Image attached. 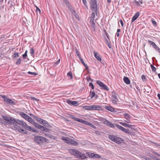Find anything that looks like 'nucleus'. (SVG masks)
<instances>
[{
	"mask_svg": "<svg viewBox=\"0 0 160 160\" xmlns=\"http://www.w3.org/2000/svg\"><path fill=\"white\" fill-rule=\"evenodd\" d=\"M89 86L92 88V89H93V90L94 89V86L92 82H90L89 83Z\"/></svg>",
	"mask_w": 160,
	"mask_h": 160,
	"instance_id": "4d7b16f0",
	"label": "nucleus"
},
{
	"mask_svg": "<svg viewBox=\"0 0 160 160\" xmlns=\"http://www.w3.org/2000/svg\"><path fill=\"white\" fill-rule=\"evenodd\" d=\"M106 43L108 45V47L110 48H111V43L110 42L108 41L106 39Z\"/></svg>",
	"mask_w": 160,
	"mask_h": 160,
	"instance_id": "ea45409f",
	"label": "nucleus"
},
{
	"mask_svg": "<svg viewBox=\"0 0 160 160\" xmlns=\"http://www.w3.org/2000/svg\"><path fill=\"white\" fill-rule=\"evenodd\" d=\"M2 117L4 120L7 121V124H9L10 117H9L7 116H2Z\"/></svg>",
	"mask_w": 160,
	"mask_h": 160,
	"instance_id": "393cba45",
	"label": "nucleus"
},
{
	"mask_svg": "<svg viewBox=\"0 0 160 160\" xmlns=\"http://www.w3.org/2000/svg\"><path fill=\"white\" fill-rule=\"evenodd\" d=\"M116 136L115 135H109L108 136V138L110 140L113 142L115 140Z\"/></svg>",
	"mask_w": 160,
	"mask_h": 160,
	"instance_id": "473e14b6",
	"label": "nucleus"
},
{
	"mask_svg": "<svg viewBox=\"0 0 160 160\" xmlns=\"http://www.w3.org/2000/svg\"><path fill=\"white\" fill-rule=\"evenodd\" d=\"M119 21L120 22V23H121L122 26V27H123V22L122 21L121 19H120V20Z\"/></svg>",
	"mask_w": 160,
	"mask_h": 160,
	"instance_id": "69168bd1",
	"label": "nucleus"
},
{
	"mask_svg": "<svg viewBox=\"0 0 160 160\" xmlns=\"http://www.w3.org/2000/svg\"><path fill=\"white\" fill-rule=\"evenodd\" d=\"M102 88V89L108 91L109 90V88L105 85L103 82L99 80H97L96 82Z\"/></svg>",
	"mask_w": 160,
	"mask_h": 160,
	"instance_id": "423d86ee",
	"label": "nucleus"
},
{
	"mask_svg": "<svg viewBox=\"0 0 160 160\" xmlns=\"http://www.w3.org/2000/svg\"><path fill=\"white\" fill-rule=\"evenodd\" d=\"M14 127L16 129V130L20 132L26 134H27L28 133V132L27 131L24 130L22 128H20L18 125H16Z\"/></svg>",
	"mask_w": 160,
	"mask_h": 160,
	"instance_id": "9d476101",
	"label": "nucleus"
},
{
	"mask_svg": "<svg viewBox=\"0 0 160 160\" xmlns=\"http://www.w3.org/2000/svg\"><path fill=\"white\" fill-rule=\"evenodd\" d=\"M95 2H97L96 0H90V4L92 3H94Z\"/></svg>",
	"mask_w": 160,
	"mask_h": 160,
	"instance_id": "0e129e2a",
	"label": "nucleus"
},
{
	"mask_svg": "<svg viewBox=\"0 0 160 160\" xmlns=\"http://www.w3.org/2000/svg\"><path fill=\"white\" fill-rule=\"evenodd\" d=\"M81 152L78 151L77 150L76 152V154H75L74 156H76V158H78L80 155H81Z\"/></svg>",
	"mask_w": 160,
	"mask_h": 160,
	"instance_id": "4c0bfd02",
	"label": "nucleus"
},
{
	"mask_svg": "<svg viewBox=\"0 0 160 160\" xmlns=\"http://www.w3.org/2000/svg\"><path fill=\"white\" fill-rule=\"evenodd\" d=\"M108 126L112 128H114L115 127L114 125L110 122Z\"/></svg>",
	"mask_w": 160,
	"mask_h": 160,
	"instance_id": "6e6d98bb",
	"label": "nucleus"
},
{
	"mask_svg": "<svg viewBox=\"0 0 160 160\" xmlns=\"http://www.w3.org/2000/svg\"><path fill=\"white\" fill-rule=\"evenodd\" d=\"M34 53V50L33 48H32L30 49V53L31 56H32Z\"/></svg>",
	"mask_w": 160,
	"mask_h": 160,
	"instance_id": "a18cd8bd",
	"label": "nucleus"
},
{
	"mask_svg": "<svg viewBox=\"0 0 160 160\" xmlns=\"http://www.w3.org/2000/svg\"><path fill=\"white\" fill-rule=\"evenodd\" d=\"M102 109V108L100 106L93 105V110H101Z\"/></svg>",
	"mask_w": 160,
	"mask_h": 160,
	"instance_id": "4be33fe9",
	"label": "nucleus"
},
{
	"mask_svg": "<svg viewBox=\"0 0 160 160\" xmlns=\"http://www.w3.org/2000/svg\"><path fill=\"white\" fill-rule=\"evenodd\" d=\"M94 18H90V23L91 26L93 28L94 31L95 29V24L94 22Z\"/></svg>",
	"mask_w": 160,
	"mask_h": 160,
	"instance_id": "4468645a",
	"label": "nucleus"
},
{
	"mask_svg": "<svg viewBox=\"0 0 160 160\" xmlns=\"http://www.w3.org/2000/svg\"><path fill=\"white\" fill-rule=\"evenodd\" d=\"M139 12H137L133 17L132 19V22L134 21L139 16Z\"/></svg>",
	"mask_w": 160,
	"mask_h": 160,
	"instance_id": "aec40b11",
	"label": "nucleus"
},
{
	"mask_svg": "<svg viewBox=\"0 0 160 160\" xmlns=\"http://www.w3.org/2000/svg\"><path fill=\"white\" fill-rule=\"evenodd\" d=\"M148 43L151 45H152V46L153 47L155 44V43L151 41L150 40H148Z\"/></svg>",
	"mask_w": 160,
	"mask_h": 160,
	"instance_id": "49530a36",
	"label": "nucleus"
},
{
	"mask_svg": "<svg viewBox=\"0 0 160 160\" xmlns=\"http://www.w3.org/2000/svg\"><path fill=\"white\" fill-rule=\"evenodd\" d=\"M67 75H68V76L70 77V79H72V73L71 72H69L68 73Z\"/></svg>",
	"mask_w": 160,
	"mask_h": 160,
	"instance_id": "09e8293b",
	"label": "nucleus"
},
{
	"mask_svg": "<svg viewBox=\"0 0 160 160\" xmlns=\"http://www.w3.org/2000/svg\"><path fill=\"white\" fill-rule=\"evenodd\" d=\"M123 81L125 83L127 84H129L130 83V81L127 77H124L123 78Z\"/></svg>",
	"mask_w": 160,
	"mask_h": 160,
	"instance_id": "a878e982",
	"label": "nucleus"
},
{
	"mask_svg": "<svg viewBox=\"0 0 160 160\" xmlns=\"http://www.w3.org/2000/svg\"><path fill=\"white\" fill-rule=\"evenodd\" d=\"M19 114L22 118L27 120L31 124H32L36 128L40 130L41 131H44L46 132H49L50 131L49 129L45 128L39 124L35 122L32 118L24 112H20Z\"/></svg>",
	"mask_w": 160,
	"mask_h": 160,
	"instance_id": "f257e3e1",
	"label": "nucleus"
},
{
	"mask_svg": "<svg viewBox=\"0 0 160 160\" xmlns=\"http://www.w3.org/2000/svg\"><path fill=\"white\" fill-rule=\"evenodd\" d=\"M75 51L76 52V54L77 55V56L79 58H80L81 57L79 52L78 50V49L77 48L75 49Z\"/></svg>",
	"mask_w": 160,
	"mask_h": 160,
	"instance_id": "603ef678",
	"label": "nucleus"
},
{
	"mask_svg": "<svg viewBox=\"0 0 160 160\" xmlns=\"http://www.w3.org/2000/svg\"><path fill=\"white\" fill-rule=\"evenodd\" d=\"M90 7L92 11H94L96 13V15L98 16V9L97 2L91 3Z\"/></svg>",
	"mask_w": 160,
	"mask_h": 160,
	"instance_id": "0eeeda50",
	"label": "nucleus"
},
{
	"mask_svg": "<svg viewBox=\"0 0 160 160\" xmlns=\"http://www.w3.org/2000/svg\"><path fill=\"white\" fill-rule=\"evenodd\" d=\"M44 136L48 138H52V136L50 134H48L46 133H45L44 134Z\"/></svg>",
	"mask_w": 160,
	"mask_h": 160,
	"instance_id": "58836bf2",
	"label": "nucleus"
},
{
	"mask_svg": "<svg viewBox=\"0 0 160 160\" xmlns=\"http://www.w3.org/2000/svg\"><path fill=\"white\" fill-rule=\"evenodd\" d=\"M102 118L103 120V123L108 126L110 122L104 118Z\"/></svg>",
	"mask_w": 160,
	"mask_h": 160,
	"instance_id": "c756f323",
	"label": "nucleus"
},
{
	"mask_svg": "<svg viewBox=\"0 0 160 160\" xmlns=\"http://www.w3.org/2000/svg\"><path fill=\"white\" fill-rule=\"evenodd\" d=\"M16 124L20 125V126L23 127V128H24L25 125H26V123L18 119H16L15 124L14 126L16 125H17Z\"/></svg>",
	"mask_w": 160,
	"mask_h": 160,
	"instance_id": "9b49d317",
	"label": "nucleus"
},
{
	"mask_svg": "<svg viewBox=\"0 0 160 160\" xmlns=\"http://www.w3.org/2000/svg\"><path fill=\"white\" fill-rule=\"evenodd\" d=\"M35 120L40 123L44 125L45 126L44 127L45 128H46L45 127L48 128L51 127L50 125L47 121L42 119L40 118L37 117Z\"/></svg>",
	"mask_w": 160,
	"mask_h": 160,
	"instance_id": "7ed1b4c3",
	"label": "nucleus"
},
{
	"mask_svg": "<svg viewBox=\"0 0 160 160\" xmlns=\"http://www.w3.org/2000/svg\"><path fill=\"white\" fill-rule=\"evenodd\" d=\"M116 136L115 135H109L108 136V138L110 140L113 142L115 140Z\"/></svg>",
	"mask_w": 160,
	"mask_h": 160,
	"instance_id": "2f4dec72",
	"label": "nucleus"
},
{
	"mask_svg": "<svg viewBox=\"0 0 160 160\" xmlns=\"http://www.w3.org/2000/svg\"><path fill=\"white\" fill-rule=\"evenodd\" d=\"M29 115L31 116V117H33V118H34V119H36V118H37V116L34 115H33L32 114H31V113H30V114Z\"/></svg>",
	"mask_w": 160,
	"mask_h": 160,
	"instance_id": "bf43d9fd",
	"label": "nucleus"
},
{
	"mask_svg": "<svg viewBox=\"0 0 160 160\" xmlns=\"http://www.w3.org/2000/svg\"><path fill=\"white\" fill-rule=\"evenodd\" d=\"M16 120V119H15L14 118L10 117L9 124L15 125V124Z\"/></svg>",
	"mask_w": 160,
	"mask_h": 160,
	"instance_id": "6ab92c4d",
	"label": "nucleus"
},
{
	"mask_svg": "<svg viewBox=\"0 0 160 160\" xmlns=\"http://www.w3.org/2000/svg\"><path fill=\"white\" fill-rule=\"evenodd\" d=\"M79 58L80 60L81 61L82 63V64L84 66L85 68V69L86 70H88V65L86 64L85 63V62H84L83 61V59H82L81 58V57H80V58Z\"/></svg>",
	"mask_w": 160,
	"mask_h": 160,
	"instance_id": "cd10ccee",
	"label": "nucleus"
},
{
	"mask_svg": "<svg viewBox=\"0 0 160 160\" xmlns=\"http://www.w3.org/2000/svg\"><path fill=\"white\" fill-rule=\"evenodd\" d=\"M90 79H91V78L89 77H87V80L88 82H89V80H90Z\"/></svg>",
	"mask_w": 160,
	"mask_h": 160,
	"instance_id": "774afa93",
	"label": "nucleus"
},
{
	"mask_svg": "<svg viewBox=\"0 0 160 160\" xmlns=\"http://www.w3.org/2000/svg\"><path fill=\"white\" fill-rule=\"evenodd\" d=\"M69 151L70 153L74 156L76 154V152L77 151L76 149H70Z\"/></svg>",
	"mask_w": 160,
	"mask_h": 160,
	"instance_id": "7c9ffc66",
	"label": "nucleus"
},
{
	"mask_svg": "<svg viewBox=\"0 0 160 160\" xmlns=\"http://www.w3.org/2000/svg\"><path fill=\"white\" fill-rule=\"evenodd\" d=\"M151 67L152 69V71L154 72H156V68L154 66L152 65H151Z\"/></svg>",
	"mask_w": 160,
	"mask_h": 160,
	"instance_id": "de8ad7c7",
	"label": "nucleus"
},
{
	"mask_svg": "<svg viewBox=\"0 0 160 160\" xmlns=\"http://www.w3.org/2000/svg\"><path fill=\"white\" fill-rule=\"evenodd\" d=\"M151 20L153 25L154 26H157V24L154 19L153 18H152Z\"/></svg>",
	"mask_w": 160,
	"mask_h": 160,
	"instance_id": "37998d69",
	"label": "nucleus"
},
{
	"mask_svg": "<svg viewBox=\"0 0 160 160\" xmlns=\"http://www.w3.org/2000/svg\"><path fill=\"white\" fill-rule=\"evenodd\" d=\"M86 109L89 110H93V105L86 106Z\"/></svg>",
	"mask_w": 160,
	"mask_h": 160,
	"instance_id": "a19ab883",
	"label": "nucleus"
},
{
	"mask_svg": "<svg viewBox=\"0 0 160 160\" xmlns=\"http://www.w3.org/2000/svg\"><path fill=\"white\" fill-rule=\"evenodd\" d=\"M95 95V93L94 92V90H93L92 91L91 90L90 92V96L91 97V98H92L94 97Z\"/></svg>",
	"mask_w": 160,
	"mask_h": 160,
	"instance_id": "c9c22d12",
	"label": "nucleus"
},
{
	"mask_svg": "<svg viewBox=\"0 0 160 160\" xmlns=\"http://www.w3.org/2000/svg\"><path fill=\"white\" fill-rule=\"evenodd\" d=\"M87 125H89V126H91V127H92L94 128L95 129L96 128V127L93 124L90 122H89V123H88V124H87Z\"/></svg>",
	"mask_w": 160,
	"mask_h": 160,
	"instance_id": "5fc2aeb1",
	"label": "nucleus"
},
{
	"mask_svg": "<svg viewBox=\"0 0 160 160\" xmlns=\"http://www.w3.org/2000/svg\"><path fill=\"white\" fill-rule=\"evenodd\" d=\"M123 141V140L122 139L117 136H116L115 140L113 142L118 144H119L121 143Z\"/></svg>",
	"mask_w": 160,
	"mask_h": 160,
	"instance_id": "a211bd4d",
	"label": "nucleus"
},
{
	"mask_svg": "<svg viewBox=\"0 0 160 160\" xmlns=\"http://www.w3.org/2000/svg\"><path fill=\"white\" fill-rule=\"evenodd\" d=\"M82 1L83 2V3L84 4L85 6H87V2L86 0H82Z\"/></svg>",
	"mask_w": 160,
	"mask_h": 160,
	"instance_id": "e2e57ef3",
	"label": "nucleus"
},
{
	"mask_svg": "<svg viewBox=\"0 0 160 160\" xmlns=\"http://www.w3.org/2000/svg\"><path fill=\"white\" fill-rule=\"evenodd\" d=\"M135 3L138 6H140L142 4V0H139L138 1L135 0Z\"/></svg>",
	"mask_w": 160,
	"mask_h": 160,
	"instance_id": "c85d7f7f",
	"label": "nucleus"
},
{
	"mask_svg": "<svg viewBox=\"0 0 160 160\" xmlns=\"http://www.w3.org/2000/svg\"><path fill=\"white\" fill-rule=\"evenodd\" d=\"M123 141V140L122 139L117 136H116L115 140L113 142L118 144H119L121 143Z\"/></svg>",
	"mask_w": 160,
	"mask_h": 160,
	"instance_id": "f3484780",
	"label": "nucleus"
},
{
	"mask_svg": "<svg viewBox=\"0 0 160 160\" xmlns=\"http://www.w3.org/2000/svg\"><path fill=\"white\" fill-rule=\"evenodd\" d=\"M105 109L111 112H113L114 111V109L111 106H106L105 107Z\"/></svg>",
	"mask_w": 160,
	"mask_h": 160,
	"instance_id": "5701e85b",
	"label": "nucleus"
},
{
	"mask_svg": "<svg viewBox=\"0 0 160 160\" xmlns=\"http://www.w3.org/2000/svg\"><path fill=\"white\" fill-rule=\"evenodd\" d=\"M124 118L127 120V121H125L127 123H129L130 122V121L129 120V119H130V116L129 115V114L128 113H125L124 114Z\"/></svg>",
	"mask_w": 160,
	"mask_h": 160,
	"instance_id": "412c9836",
	"label": "nucleus"
},
{
	"mask_svg": "<svg viewBox=\"0 0 160 160\" xmlns=\"http://www.w3.org/2000/svg\"><path fill=\"white\" fill-rule=\"evenodd\" d=\"M86 154L90 158H101L100 156L98 154L89 152H87Z\"/></svg>",
	"mask_w": 160,
	"mask_h": 160,
	"instance_id": "1a4fd4ad",
	"label": "nucleus"
},
{
	"mask_svg": "<svg viewBox=\"0 0 160 160\" xmlns=\"http://www.w3.org/2000/svg\"><path fill=\"white\" fill-rule=\"evenodd\" d=\"M119 123L122 125L126 127H128L129 128H131L132 126V125L131 124H127L125 123H123L121 122H119Z\"/></svg>",
	"mask_w": 160,
	"mask_h": 160,
	"instance_id": "b1692460",
	"label": "nucleus"
},
{
	"mask_svg": "<svg viewBox=\"0 0 160 160\" xmlns=\"http://www.w3.org/2000/svg\"><path fill=\"white\" fill-rule=\"evenodd\" d=\"M35 142L39 145L43 144L45 142H48L49 140L47 138L41 136H37L34 137Z\"/></svg>",
	"mask_w": 160,
	"mask_h": 160,
	"instance_id": "f03ea898",
	"label": "nucleus"
},
{
	"mask_svg": "<svg viewBox=\"0 0 160 160\" xmlns=\"http://www.w3.org/2000/svg\"><path fill=\"white\" fill-rule=\"evenodd\" d=\"M141 78L143 80H144L146 79V77L144 75H142Z\"/></svg>",
	"mask_w": 160,
	"mask_h": 160,
	"instance_id": "680f3d73",
	"label": "nucleus"
},
{
	"mask_svg": "<svg viewBox=\"0 0 160 160\" xmlns=\"http://www.w3.org/2000/svg\"><path fill=\"white\" fill-rule=\"evenodd\" d=\"M95 15H96V13L94 11H92V13L90 17L95 18Z\"/></svg>",
	"mask_w": 160,
	"mask_h": 160,
	"instance_id": "3c124183",
	"label": "nucleus"
},
{
	"mask_svg": "<svg viewBox=\"0 0 160 160\" xmlns=\"http://www.w3.org/2000/svg\"><path fill=\"white\" fill-rule=\"evenodd\" d=\"M67 102L70 105H74L75 106H77L78 104V101H72L69 100L67 101Z\"/></svg>",
	"mask_w": 160,
	"mask_h": 160,
	"instance_id": "f8f14e48",
	"label": "nucleus"
},
{
	"mask_svg": "<svg viewBox=\"0 0 160 160\" xmlns=\"http://www.w3.org/2000/svg\"><path fill=\"white\" fill-rule=\"evenodd\" d=\"M67 143L76 146L78 145V142L70 138H69V140H68Z\"/></svg>",
	"mask_w": 160,
	"mask_h": 160,
	"instance_id": "ddd939ff",
	"label": "nucleus"
},
{
	"mask_svg": "<svg viewBox=\"0 0 160 160\" xmlns=\"http://www.w3.org/2000/svg\"><path fill=\"white\" fill-rule=\"evenodd\" d=\"M19 56V53L18 52H14V54L12 56V58H14L17 57Z\"/></svg>",
	"mask_w": 160,
	"mask_h": 160,
	"instance_id": "79ce46f5",
	"label": "nucleus"
},
{
	"mask_svg": "<svg viewBox=\"0 0 160 160\" xmlns=\"http://www.w3.org/2000/svg\"><path fill=\"white\" fill-rule=\"evenodd\" d=\"M115 126L118 129L121 130L124 132H126L128 134H130L131 133L130 132L128 129H127L120 125L116 124H115Z\"/></svg>",
	"mask_w": 160,
	"mask_h": 160,
	"instance_id": "6e6552de",
	"label": "nucleus"
},
{
	"mask_svg": "<svg viewBox=\"0 0 160 160\" xmlns=\"http://www.w3.org/2000/svg\"><path fill=\"white\" fill-rule=\"evenodd\" d=\"M70 11L72 12V14L75 16L76 18H77V17H78L77 14H76V12L75 11L73 10L72 8H70Z\"/></svg>",
	"mask_w": 160,
	"mask_h": 160,
	"instance_id": "e433bc0d",
	"label": "nucleus"
},
{
	"mask_svg": "<svg viewBox=\"0 0 160 160\" xmlns=\"http://www.w3.org/2000/svg\"><path fill=\"white\" fill-rule=\"evenodd\" d=\"M29 74L34 75H38V73L35 72H32L30 71H29L27 72Z\"/></svg>",
	"mask_w": 160,
	"mask_h": 160,
	"instance_id": "c03bdc74",
	"label": "nucleus"
},
{
	"mask_svg": "<svg viewBox=\"0 0 160 160\" xmlns=\"http://www.w3.org/2000/svg\"><path fill=\"white\" fill-rule=\"evenodd\" d=\"M69 138L64 137H62L61 138L62 140L64 141L65 142L67 143H68V140H69Z\"/></svg>",
	"mask_w": 160,
	"mask_h": 160,
	"instance_id": "f704fd0d",
	"label": "nucleus"
},
{
	"mask_svg": "<svg viewBox=\"0 0 160 160\" xmlns=\"http://www.w3.org/2000/svg\"><path fill=\"white\" fill-rule=\"evenodd\" d=\"M27 53H28V51L26 50L24 54L22 55V57L24 58H25V59L26 58L27 56Z\"/></svg>",
	"mask_w": 160,
	"mask_h": 160,
	"instance_id": "8fccbe9b",
	"label": "nucleus"
},
{
	"mask_svg": "<svg viewBox=\"0 0 160 160\" xmlns=\"http://www.w3.org/2000/svg\"><path fill=\"white\" fill-rule=\"evenodd\" d=\"M24 128L29 131H32L34 132H36L34 129L32 128L30 126H28L27 124L25 125Z\"/></svg>",
	"mask_w": 160,
	"mask_h": 160,
	"instance_id": "dca6fc26",
	"label": "nucleus"
},
{
	"mask_svg": "<svg viewBox=\"0 0 160 160\" xmlns=\"http://www.w3.org/2000/svg\"><path fill=\"white\" fill-rule=\"evenodd\" d=\"M118 94L115 92L114 91L112 92V102L113 104H116L117 102L118 101L117 98Z\"/></svg>",
	"mask_w": 160,
	"mask_h": 160,
	"instance_id": "39448f33",
	"label": "nucleus"
},
{
	"mask_svg": "<svg viewBox=\"0 0 160 160\" xmlns=\"http://www.w3.org/2000/svg\"><path fill=\"white\" fill-rule=\"evenodd\" d=\"M10 100L11 101H9L8 104H9L10 105H12L15 104V103L14 102L12 101L11 99H10Z\"/></svg>",
	"mask_w": 160,
	"mask_h": 160,
	"instance_id": "13d9d810",
	"label": "nucleus"
},
{
	"mask_svg": "<svg viewBox=\"0 0 160 160\" xmlns=\"http://www.w3.org/2000/svg\"><path fill=\"white\" fill-rule=\"evenodd\" d=\"M2 97L3 98L4 101L8 104L9 101H11L10 99L8 98L7 96H3Z\"/></svg>",
	"mask_w": 160,
	"mask_h": 160,
	"instance_id": "bb28decb",
	"label": "nucleus"
},
{
	"mask_svg": "<svg viewBox=\"0 0 160 160\" xmlns=\"http://www.w3.org/2000/svg\"><path fill=\"white\" fill-rule=\"evenodd\" d=\"M94 56L95 58L99 61L101 62L102 60L100 56V55L95 51L93 52Z\"/></svg>",
	"mask_w": 160,
	"mask_h": 160,
	"instance_id": "2eb2a0df",
	"label": "nucleus"
},
{
	"mask_svg": "<svg viewBox=\"0 0 160 160\" xmlns=\"http://www.w3.org/2000/svg\"><path fill=\"white\" fill-rule=\"evenodd\" d=\"M95 133L96 134L98 135H100V132L99 131H95Z\"/></svg>",
	"mask_w": 160,
	"mask_h": 160,
	"instance_id": "338daca9",
	"label": "nucleus"
},
{
	"mask_svg": "<svg viewBox=\"0 0 160 160\" xmlns=\"http://www.w3.org/2000/svg\"><path fill=\"white\" fill-rule=\"evenodd\" d=\"M70 117L71 118L74 119L76 121L82 123H83L87 125V124H88V123H89L88 122L86 121H85L82 119H79L77 117H75L73 115H70Z\"/></svg>",
	"mask_w": 160,
	"mask_h": 160,
	"instance_id": "20e7f679",
	"label": "nucleus"
},
{
	"mask_svg": "<svg viewBox=\"0 0 160 160\" xmlns=\"http://www.w3.org/2000/svg\"><path fill=\"white\" fill-rule=\"evenodd\" d=\"M21 60L20 58H19L18 59H17V61H16V64L17 65H19L21 63Z\"/></svg>",
	"mask_w": 160,
	"mask_h": 160,
	"instance_id": "864d4df0",
	"label": "nucleus"
},
{
	"mask_svg": "<svg viewBox=\"0 0 160 160\" xmlns=\"http://www.w3.org/2000/svg\"><path fill=\"white\" fill-rule=\"evenodd\" d=\"M86 158V155L84 154H82L81 152V155H80L79 158H78L83 159H85Z\"/></svg>",
	"mask_w": 160,
	"mask_h": 160,
	"instance_id": "72a5a7b5",
	"label": "nucleus"
},
{
	"mask_svg": "<svg viewBox=\"0 0 160 160\" xmlns=\"http://www.w3.org/2000/svg\"><path fill=\"white\" fill-rule=\"evenodd\" d=\"M36 12H38L39 13H40V12H41V10L37 6H36Z\"/></svg>",
	"mask_w": 160,
	"mask_h": 160,
	"instance_id": "052dcab7",
	"label": "nucleus"
}]
</instances>
